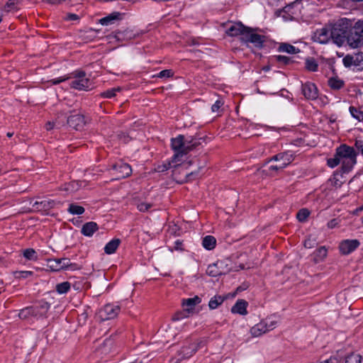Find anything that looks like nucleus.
Wrapping results in <instances>:
<instances>
[{
  "instance_id": "nucleus-18",
  "label": "nucleus",
  "mask_w": 363,
  "mask_h": 363,
  "mask_svg": "<svg viewBox=\"0 0 363 363\" xmlns=\"http://www.w3.org/2000/svg\"><path fill=\"white\" fill-rule=\"evenodd\" d=\"M196 349L197 346L195 342H186V345L182 348L181 354L182 357H189L196 352Z\"/></svg>"
},
{
  "instance_id": "nucleus-26",
  "label": "nucleus",
  "mask_w": 363,
  "mask_h": 363,
  "mask_svg": "<svg viewBox=\"0 0 363 363\" xmlns=\"http://www.w3.org/2000/svg\"><path fill=\"white\" fill-rule=\"evenodd\" d=\"M121 243V240L118 238L113 239L110 242H108L105 247L104 251L106 254L111 255L116 252L117 248L118 247L119 245Z\"/></svg>"
},
{
  "instance_id": "nucleus-28",
  "label": "nucleus",
  "mask_w": 363,
  "mask_h": 363,
  "mask_svg": "<svg viewBox=\"0 0 363 363\" xmlns=\"http://www.w3.org/2000/svg\"><path fill=\"white\" fill-rule=\"evenodd\" d=\"M277 50L279 52H286L289 54H294L299 52L298 48L286 43H280Z\"/></svg>"
},
{
  "instance_id": "nucleus-61",
  "label": "nucleus",
  "mask_w": 363,
  "mask_h": 363,
  "mask_svg": "<svg viewBox=\"0 0 363 363\" xmlns=\"http://www.w3.org/2000/svg\"><path fill=\"white\" fill-rule=\"evenodd\" d=\"M174 249L178 250H182L181 248V245H182V242H180L179 240H177L175 242H174Z\"/></svg>"
},
{
  "instance_id": "nucleus-47",
  "label": "nucleus",
  "mask_w": 363,
  "mask_h": 363,
  "mask_svg": "<svg viewBox=\"0 0 363 363\" xmlns=\"http://www.w3.org/2000/svg\"><path fill=\"white\" fill-rule=\"evenodd\" d=\"M342 62L346 67H350L354 63V57L352 55H347L343 58Z\"/></svg>"
},
{
  "instance_id": "nucleus-39",
  "label": "nucleus",
  "mask_w": 363,
  "mask_h": 363,
  "mask_svg": "<svg viewBox=\"0 0 363 363\" xmlns=\"http://www.w3.org/2000/svg\"><path fill=\"white\" fill-rule=\"evenodd\" d=\"M362 357L359 354L352 353L345 358V363H361Z\"/></svg>"
},
{
  "instance_id": "nucleus-41",
  "label": "nucleus",
  "mask_w": 363,
  "mask_h": 363,
  "mask_svg": "<svg viewBox=\"0 0 363 363\" xmlns=\"http://www.w3.org/2000/svg\"><path fill=\"white\" fill-rule=\"evenodd\" d=\"M309 211L306 208L301 209L296 214V218L300 222H304L309 216Z\"/></svg>"
},
{
  "instance_id": "nucleus-53",
  "label": "nucleus",
  "mask_w": 363,
  "mask_h": 363,
  "mask_svg": "<svg viewBox=\"0 0 363 363\" xmlns=\"http://www.w3.org/2000/svg\"><path fill=\"white\" fill-rule=\"evenodd\" d=\"M315 245V240H312L310 238H308L307 240L304 242V246L308 248H312L314 247Z\"/></svg>"
},
{
  "instance_id": "nucleus-60",
  "label": "nucleus",
  "mask_w": 363,
  "mask_h": 363,
  "mask_svg": "<svg viewBox=\"0 0 363 363\" xmlns=\"http://www.w3.org/2000/svg\"><path fill=\"white\" fill-rule=\"evenodd\" d=\"M50 308V305L48 303L45 302L40 306V308L44 310L45 311H47Z\"/></svg>"
},
{
  "instance_id": "nucleus-48",
  "label": "nucleus",
  "mask_w": 363,
  "mask_h": 363,
  "mask_svg": "<svg viewBox=\"0 0 363 363\" xmlns=\"http://www.w3.org/2000/svg\"><path fill=\"white\" fill-rule=\"evenodd\" d=\"M173 76V72L171 69H164L161 71L157 75V77L163 78V77H171Z\"/></svg>"
},
{
  "instance_id": "nucleus-10",
  "label": "nucleus",
  "mask_w": 363,
  "mask_h": 363,
  "mask_svg": "<svg viewBox=\"0 0 363 363\" xmlns=\"http://www.w3.org/2000/svg\"><path fill=\"white\" fill-rule=\"evenodd\" d=\"M71 115L67 117V123L69 127L79 130H82L86 124V120L82 114L71 112Z\"/></svg>"
},
{
  "instance_id": "nucleus-55",
  "label": "nucleus",
  "mask_w": 363,
  "mask_h": 363,
  "mask_svg": "<svg viewBox=\"0 0 363 363\" xmlns=\"http://www.w3.org/2000/svg\"><path fill=\"white\" fill-rule=\"evenodd\" d=\"M118 138L120 140H123V142L125 143L128 142V140H129L128 135H126L125 133H121V134H119Z\"/></svg>"
},
{
  "instance_id": "nucleus-45",
  "label": "nucleus",
  "mask_w": 363,
  "mask_h": 363,
  "mask_svg": "<svg viewBox=\"0 0 363 363\" xmlns=\"http://www.w3.org/2000/svg\"><path fill=\"white\" fill-rule=\"evenodd\" d=\"M340 174L338 173H335L333 174V177L330 179L332 185L337 188L340 187L343 184V182L338 178ZM340 177L342 176L340 174Z\"/></svg>"
},
{
  "instance_id": "nucleus-57",
  "label": "nucleus",
  "mask_w": 363,
  "mask_h": 363,
  "mask_svg": "<svg viewBox=\"0 0 363 363\" xmlns=\"http://www.w3.org/2000/svg\"><path fill=\"white\" fill-rule=\"evenodd\" d=\"M284 169L283 167H280V164L279 165H271L269 167L268 172H273V171L277 172L279 169Z\"/></svg>"
},
{
  "instance_id": "nucleus-7",
  "label": "nucleus",
  "mask_w": 363,
  "mask_h": 363,
  "mask_svg": "<svg viewBox=\"0 0 363 363\" xmlns=\"http://www.w3.org/2000/svg\"><path fill=\"white\" fill-rule=\"evenodd\" d=\"M48 263L49 267L52 271H60L68 268L72 270L80 269L77 264L71 263L69 258L49 259H48Z\"/></svg>"
},
{
  "instance_id": "nucleus-56",
  "label": "nucleus",
  "mask_w": 363,
  "mask_h": 363,
  "mask_svg": "<svg viewBox=\"0 0 363 363\" xmlns=\"http://www.w3.org/2000/svg\"><path fill=\"white\" fill-rule=\"evenodd\" d=\"M55 125H57L55 121H48L45 125V128L47 130H50L55 127Z\"/></svg>"
},
{
  "instance_id": "nucleus-13",
  "label": "nucleus",
  "mask_w": 363,
  "mask_h": 363,
  "mask_svg": "<svg viewBox=\"0 0 363 363\" xmlns=\"http://www.w3.org/2000/svg\"><path fill=\"white\" fill-rule=\"evenodd\" d=\"M359 245L357 240H346L342 241L339 246L340 251L343 255H348L357 249Z\"/></svg>"
},
{
  "instance_id": "nucleus-9",
  "label": "nucleus",
  "mask_w": 363,
  "mask_h": 363,
  "mask_svg": "<svg viewBox=\"0 0 363 363\" xmlns=\"http://www.w3.org/2000/svg\"><path fill=\"white\" fill-rule=\"evenodd\" d=\"M243 41H245V43H251L255 47L261 48H262L263 43L265 41V36L259 35L255 33L254 29L248 28L245 35V38L243 39Z\"/></svg>"
},
{
  "instance_id": "nucleus-25",
  "label": "nucleus",
  "mask_w": 363,
  "mask_h": 363,
  "mask_svg": "<svg viewBox=\"0 0 363 363\" xmlns=\"http://www.w3.org/2000/svg\"><path fill=\"white\" fill-rule=\"evenodd\" d=\"M330 33V30H328L327 28H322L317 31L315 38L320 43H326L328 42L330 38H331Z\"/></svg>"
},
{
  "instance_id": "nucleus-3",
  "label": "nucleus",
  "mask_w": 363,
  "mask_h": 363,
  "mask_svg": "<svg viewBox=\"0 0 363 363\" xmlns=\"http://www.w3.org/2000/svg\"><path fill=\"white\" fill-rule=\"evenodd\" d=\"M350 23V19L341 18L332 26L330 35L333 42L338 46L342 45L345 42L347 43Z\"/></svg>"
},
{
  "instance_id": "nucleus-8",
  "label": "nucleus",
  "mask_w": 363,
  "mask_h": 363,
  "mask_svg": "<svg viewBox=\"0 0 363 363\" xmlns=\"http://www.w3.org/2000/svg\"><path fill=\"white\" fill-rule=\"evenodd\" d=\"M120 310L121 308L118 306L108 303L99 310V317L102 320L113 319L118 315Z\"/></svg>"
},
{
  "instance_id": "nucleus-38",
  "label": "nucleus",
  "mask_w": 363,
  "mask_h": 363,
  "mask_svg": "<svg viewBox=\"0 0 363 363\" xmlns=\"http://www.w3.org/2000/svg\"><path fill=\"white\" fill-rule=\"evenodd\" d=\"M23 256L28 260H37L38 256L36 252L32 249L28 248L23 251Z\"/></svg>"
},
{
  "instance_id": "nucleus-30",
  "label": "nucleus",
  "mask_w": 363,
  "mask_h": 363,
  "mask_svg": "<svg viewBox=\"0 0 363 363\" xmlns=\"http://www.w3.org/2000/svg\"><path fill=\"white\" fill-rule=\"evenodd\" d=\"M328 85L335 90H338L344 86V82L338 77H331L328 80Z\"/></svg>"
},
{
  "instance_id": "nucleus-23",
  "label": "nucleus",
  "mask_w": 363,
  "mask_h": 363,
  "mask_svg": "<svg viewBox=\"0 0 363 363\" xmlns=\"http://www.w3.org/2000/svg\"><path fill=\"white\" fill-rule=\"evenodd\" d=\"M38 308L36 307H26L20 311L18 316L21 319H27L31 315H37Z\"/></svg>"
},
{
  "instance_id": "nucleus-22",
  "label": "nucleus",
  "mask_w": 363,
  "mask_h": 363,
  "mask_svg": "<svg viewBox=\"0 0 363 363\" xmlns=\"http://www.w3.org/2000/svg\"><path fill=\"white\" fill-rule=\"evenodd\" d=\"M280 158V167L285 168L287 165L292 162L294 159V154L291 151H286L279 153Z\"/></svg>"
},
{
  "instance_id": "nucleus-58",
  "label": "nucleus",
  "mask_w": 363,
  "mask_h": 363,
  "mask_svg": "<svg viewBox=\"0 0 363 363\" xmlns=\"http://www.w3.org/2000/svg\"><path fill=\"white\" fill-rule=\"evenodd\" d=\"M194 174V172L188 173L186 174V177L184 180L179 181V182L182 184L184 182H188L191 179V177Z\"/></svg>"
},
{
  "instance_id": "nucleus-24",
  "label": "nucleus",
  "mask_w": 363,
  "mask_h": 363,
  "mask_svg": "<svg viewBox=\"0 0 363 363\" xmlns=\"http://www.w3.org/2000/svg\"><path fill=\"white\" fill-rule=\"evenodd\" d=\"M137 35L130 30H125L124 31H118L116 33V38L118 40L123 41V40H130L135 38Z\"/></svg>"
},
{
  "instance_id": "nucleus-1",
  "label": "nucleus",
  "mask_w": 363,
  "mask_h": 363,
  "mask_svg": "<svg viewBox=\"0 0 363 363\" xmlns=\"http://www.w3.org/2000/svg\"><path fill=\"white\" fill-rule=\"evenodd\" d=\"M357 152L353 147L342 144L335 150L334 157L329 158L327 164L330 167L334 168L340 163L343 173H348L357 163Z\"/></svg>"
},
{
  "instance_id": "nucleus-15",
  "label": "nucleus",
  "mask_w": 363,
  "mask_h": 363,
  "mask_svg": "<svg viewBox=\"0 0 363 363\" xmlns=\"http://www.w3.org/2000/svg\"><path fill=\"white\" fill-rule=\"evenodd\" d=\"M302 92L304 96L311 100L318 98V89L313 83L307 82L302 85Z\"/></svg>"
},
{
  "instance_id": "nucleus-5",
  "label": "nucleus",
  "mask_w": 363,
  "mask_h": 363,
  "mask_svg": "<svg viewBox=\"0 0 363 363\" xmlns=\"http://www.w3.org/2000/svg\"><path fill=\"white\" fill-rule=\"evenodd\" d=\"M347 44L352 48L363 45V21L350 20Z\"/></svg>"
},
{
  "instance_id": "nucleus-4",
  "label": "nucleus",
  "mask_w": 363,
  "mask_h": 363,
  "mask_svg": "<svg viewBox=\"0 0 363 363\" xmlns=\"http://www.w3.org/2000/svg\"><path fill=\"white\" fill-rule=\"evenodd\" d=\"M72 77L74 78V80H73L70 84L72 88L78 90H86L89 89L91 85L90 79L86 77V73L83 71H76L72 73L71 76L60 77L56 79H52L50 82L55 85Z\"/></svg>"
},
{
  "instance_id": "nucleus-64",
  "label": "nucleus",
  "mask_w": 363,
  "mask_h": 363,
  "mask_svg": "<svg viewBox=\"0 0 363 363\" xmlns=\"http://www.w3.org/2000/svg\"><path fill=\"white\" fill-rule=\"evenodd\" d=\"M46 1H48V3L50 4H58L60 3L62 0H45Z\"/></svg>"
},
{
  "instance_id": "nucleus-42",
  "label": "nucleus",
  "mask_w": 363,
  "mask_h": 363,
  "mask_svg": "<svg viewBox=\"0 0 363 363\" xmlns=\"http://www.w3.org/2000/svg\"><path fill=\"white\" fill-rule=\"evenodd\" d=\"M189 312L186 309L177 312L172 318L173 321H177L189 317Z\"/></svg>"
},
{
  "instance_id": "nucleus-17",
  "label": "nucleus",
  "mask_w": 363,
  "mask_h": 363,
  "mask_svg": "<svg viewBox=\"0 0 363 363\" xmlns=\"http://www.w3.org/2000/svg\"><path fill=\"white\" fill-rule=\"evenodd\" d=\"M123 16V14L120 12H113L107 16L101 18L99 23L103 26L111 25L116 21L121 20Z\"/></svg>"
},
{
  "instance_id": "nucleus-11",
  "label": "nucleus",
  "mask_w": 363,
  "mask_h": 363,
  "mask_svg": "<svg viewBox=\"0 0 363 363\" xmlns=\"http://www.w3.org/2000/svg\"><path fill=\"white\" fill-rule=\"evenodd\" d=\"M112 170L115 172L116 179H124L131 174L132 169L127 163L117 162L112 165Z\"/></svg>"
},
{
  "instance_id": "nucleus-49",
  "label": "nucleus",
  "mask_w": 363,
  "mask_h": 363,
  "mask_svg": "<svg viewBox=\"0 0 363 363\" xmlns=\"http://www.w3.org/2000/svg\"><path fill=\"white\" fill-rule=\"evenodd\" d=\"M16 0H9L4 6V11L9 12L15 8Z\"/></svg>"
},
{
  "instance_id": "nucleus-40",
  "label": "nucleus",
  "mask_w": 363,
  "mask_h": 363,
  "mask_svg": "<svg viewBox=\"0 0 363 363\" xmlns=\"http://www.w3.org/2000/svg\"><path fill=\"white\" fill-rule=\"evenodd\" d=\"M67 118V116H66V113L65 111H59L57 115H56V118H55V123H57V125H65V118Z\"/></svg>"
},
{
  "instance_id": "nucleus-12",
  "label": "nucleus",
  "mask_w": 363,
  "mask_h": 363,
  "mask_svg": "<svg viewBox=\"0 0 363 363\" xmlns=\"http://www.w3.org/2000/svg\"><path fill=\"white\" fill-rule=\"evenodd\" d=\"M248 28L240 22L235 23L227 29L226 33L230 36L241 35V39L243 40Z\"/></svg>"
},
{
  "instance_id": "nucleus-20",
  "label": "nucleus",
  "mask_w": 363,
  "mask_h": 363,
  "mask_svg": "<svg viewBox=\"0 0 363 363\" xmlns=\"http://www.w3.org/2000/svg\"><path fill=\"white\" fill-rule=\"evenodd\" d=\"M247 302L243 299L238 300L236 303L232 307L231 312L233 313H239L240 315L247 314L246 308Z\"/></svg>"
},
{
  "instance_id": "nucleus-33",
  "label": "nucleus",
  "mask_w": 363,
  "mask_h": 363,
  "mask_svg": "<svg viewBox=\"0 0 363 363\" xmlns=\"http://www.w3.org/2000/svg\"><path fill=\"white\" fill-rule=\"evenodd\" d=\"M68 212L72 215H81L84 212V208L75 203H71L67 209Z\"/></svg>"
},
{
  "instance_id": "nucleus-21",
  "label": "nucleus",
  "mask_w": 363,
  "mask_h": 363,
  "mask_svg": "<svg viewBox=\"0 0 363 363\" xmlns=\"http://www.w3.org/2000/svg\"><path fill=\"white\" fill-rule=\"evenodd\" d=\"M220 265H222L221 262L210 264L206 269L207 274L213 277L223 274V272L220 270Z\"/></svg>"
},
{
  "instance_id": "nucleus-51",
  "label": "nucleus",
  "mask_w": 363,
  "mask_h": 363,
  "mask_svg": "<svg viewBox=\"0 0 363 363\" xmlns=\"http://www.w3.org/2000/svg\"><path fill=\"white\" fill-rule=\"evenodd\" d=\"M355 148L363 155V141L356 140L354 143Z\"/></svg>"
},
{
  "instance_id": "nucleus-34",
  "label": "nucleus",
  "mask_w": 363,
  "mask_h": 363,
  "mask_svg": "<svg viewBox=\"0 0 363 363\" xmlns=\"http://www.w3.org/2000/svg\"><path fill=\"white\" fill-rule=\"evenodd\" d=\"M82 182L72 181L65 185V190L67 191L74 192L79 189L82 186Z\"/></svg>"
},
{
  "instance_id": "nucleus-31",
  "label": "nucleus",
  "mask_w": 363,
  "mask_h": 363,
  "mask_svg": "<svg viewBox=\"0 0 363 363\" xmlns=\"http://www.w3.org/2000/svg\"><path fill=\"white\" fill-rule=\"evenodd\" d=\"M225 300V298L221 296H215L212 297L208 303V306L211 309H216L220 306Z\"/></svg>"
},
{
  "instance_id": "nucleus-6",
  "label": "nucleus",
  "mask_w": 363,
  "mask_h": 363,
  "mask_svg": "<svg viewBox=\"0 0 363 363\" xmlns=\"http://www.w3.org/2000/svg\"><path fill=\"white\" fill-rule=\"evenodd\" d=\"M276 324L277 320L272 317H269L253 326L250 330V333L254 337H257L267 331L274 329Z\"/></svg>"
},
{
  "instance_id": "nucleus-29",
  "label": "nucleus",
  "mask_w": 363,
  "mask_h": 363,
  "mask_svg": "<svg viewBox=\"0 0 363 363\" xmlns=\"http://www.w3.org/2000/svg\"><path fill=\"white\" fill-rule=\"evenodd\" d=\"M216 244V240L213 236L207 235L203 239L202 245L206 250H213Z\"/></svg>"
},
{
  "instance_id": "nucleus-59",
  "label": "nucleus",
  "mask_w": 363,
  "mask_h": 363,
  "mask_svg": "<svg viewBox=\"0 0 363 363\" xmlns=\"http://www.w3.org/2000/svg\"><path fill=\"white\" fill-rule=\"evenodd\" d=\"M67 18L70 21H74L78 19V16L74 13H69Z\"/></svg>"
},
{
  "instance_id": "nucleus-19",
  "label": "nucleus",
  "mask_w": 363,
  "mask_h": 363,
  "mask_svg": "<svg viewBox=\"0 0 363 363\" xmlns=\"http://www.w3.org/2000/svg\"><path fill=\"white\" fill-rule=\"evenodd\" d=\"M98 230V225L95 222H88L83 225L82 228V233L88 237L93 235L94 233Z\"/></svg>"
},
{
  "instance_id": "nucleus-46",
  "label": "nucleus",
  "mask_w": 363,
  "mask_h": 363,
  "mask_svg": "<svg viewBox=\"0 0 363 363\" xmlns=\"http://www.w3.org/2000/svg\"><path fill=\"white\" fill-rule=\"evenodd\" d=\"M121 90L120 87L113 88L109 90H107L101 94V96L104 98H112L116 96V91Z\"/></svg>"
},
{
  "instance_id": "nucleus-32",
  "label": "nucleus",
  "mask_w": 363,
  "mask_h": 363,
  "mask_svg": "<svg viewBox=\"0 0 363 363\" xmlns=\"http://www.w3.org/2000/svg\"><path fill=\"white\" fill-rule=\"evenodd\" d=\"M326 256L327 250L325 247H320L314 252V261L317 263L323 260Z\"/></svg>"
},
{
  "instance_id": "nucleus-35",
  "label": "nucleus",
  "mask_w": 363,
  "mask_h": 363,
  "mask_svg": "<svg viewBox=\"0 0 363 363\" xmlns=\"http://www.w3.org/2000/svg\"><path fill=\"white\" fill-rule=\"evenodd\" d=\"M271 60L274 62H279L282 65H289L291 62L290 57L284 55H274L272 57Z\"/></svg>"
},
{
  "instance_id": "nucleus-16",
  "label": "nucleus",
  "mask_w": 363,
  "mask_h": 363,
  "mask_svg": "<svg viewBox=\"0 0 363 363\" xmlns=\"http://www.w3.org/2000/svg\"><path fill=\"white\" fill-rule=\"evenodd\" d=\"M182 165L180 164H177V162H172V160L171 161H168L162 164H158L155 168V171L158 172H164L170 168H174L172 171V176L174 179H177V172L179 167H181Z\"/></svg>"
},
{
  "instance_id": "nucleus-44",
  "label": "nucleus",
  "mask_w": 363,
  "mask_h": 363,
  "mask_svg": "<svg viewBox=\"0 0 363 363\" xmlns=\"http://www.w3.org/2000/svg\"><path fill=\"white\" fill-rule=\"evenodd\" d=\"M33 274V272L31 271H17L14 272L16 279H26L32 276Z\"/></svg>"
},
{
  "instance_id": "nucleus-2",
  "label": "nucleus",
  "mask_w": 363,
  "mask_h": 363,
  "mask_svg": "<svg viewBox=\"0 0 363 363\" xmlns=\"http://www.w3.org/2000/svg\"><path fill=\"white\" fill-rule=\"evenodd\" d=\"M200 145V142L194 138L184 139L182 135H178L171 140L172 149L176 152L172 157V162H178L184 155L191 151L196 146Z\"/></svg>"
},
{
  "instance_id": "nucleus-36",
  "label": "nucleus",
  "mask_w": 363,
  "mask_h": 363,
  "mask_svg": "<svg viewBox=\"0 0 363 363\" xmlns=\"http://www.w3.org/2000/svg\"><path fill=\"white\" fill-rule=\"evenodd\" d=\"M318 63L313 58L306 60V69L311 72H315L318 69Z\"/></svg>"
},
{
  "instance_id": "nucleus-52",
  "label": "nucleus",
  "mask_w": 363,
  "mask_h": 363,
  "mask_svg": "<svg viewBox=\"0 0 363 363\" xmlns=\"http://www.w3.org/2000/svg\"><path fill=\"white\" fill-rule=\"evenodd\" d=\"M223 105V102L220 100H217L214 104L211 106V110L213 112H216L219 110V108Z\"/></svg>"
},
{
  "instance_id": "nucleus-37",
  "label": "nucleus",
  "mask_w": 363,
  "mask_h": 363,
  "mask_svg": "<svg viewBox=\"0 0 363 363\" xmlns=\"http://www.w3.org/2000/svg\"><path fill=\"white\" fill-rule=\"evenodd\" d=\"M57 293L62 294L67 293L70 289V284L68 281H64L58 284L55 286Z\"/></svg>"
},
{
  "instance_id": "nucleus-14",
  "label": "nucleus",
  "mask_w": 363,
  "mask_h": 363,
  "mask_svg": "<svg viewBox=\"0 0 363 363\" xmlns=\"http://www.w3.org/2000/svg\"><path fill=\"white\" fill-rule=\"evenodd\" d=\"M55 201L50 199H45L43 201H36L33 203L34 211H41L48 213L55 206Z\"/></svg>"
},
{
  "instance_id": "nucleus-43",
  "label": "nucleus",
  "mask_w": 363,
  "mask_h": 363,
  "mask_svg": "<svg viewBox=\"0 0 363 363\" xmlns=\"http://www.w3.org/2000/svg\"><path fill=\"white\" fill-rule=\"evenodd\" d=\"M350 112L354 118L358 119L359 121L363 120V111L358 110L354 106H350Z\"/></svg>"
},
{
  "instance_id": "nucleus-27",
  "label": "nucleus",
  "mask_w": 363,
  "mask_h": 363,
  "mask_svg": "<svg viewBox=\"0 0 363 363\" xmlns=\"http://www.w3.org/2000/svg\"><path fill=\"white\" fill-rule=\"evenodd\" d=\"M201 301V299L199 296H196L194 298L183 300L182 305L187 306L188 308L186 310L190 313L193 311L195 306L200 303Z\"/></svg>"
},
{
  "instance_id": "nucleus-62",
  "label": "nucleus",
  "mask_w": 363,
  "mask_h": 363,
  "mask_svg": "<svg viewBox=\"0 0 363 363\" xmlns=\"http://www.w3.org/2000/svg\"><path fill=\"white\" fill-rule=\"evenodd\" d=\"M326 360L328 361V363H339V359L336 357H331Z\"/></svg>"
},
{
  "instance_id": "nucleus-50",
  "label": "nucleus",
  "mask_w": 363,
  "mask_h": 363,
  "mask_svg": "<svg viewBox=\"0 0 363 363\" xmlns=\"http://www.w3.org/2000/svg\"><path fill=\"white\" fill-rule=\"evenodd\" d=\"M152 205L147 203H141L138 205V209L141 212H145L151 208Z\"/></svg>"
},
{
  "instance_id": "nucleus-54",
  "label": "nucleus",
  "mask_w": 363,
  "mask_h": 363,
  "mask_svg": "<svg viewBox=\"0 0 363 363\" xmlns=\"http://www.w3.org/2000/svg\"><path fill=\"white\" fill-rule=\"evenodd\" d=\"M337 224H338L337 220L334 218V219L331 220L330 222H328V226L330 228H334L337 225Z\"/></svg>"
},
{
  "instance_id": "nucleus-63",
  "label": "nucleus",
  "mask_w": 363,
  "mask_h": 363,
  "mask_svg": "<svg viewBox=\"0 0 363 363\" xmlns=\"http://www.w3.org/2000/svg\"><path fill=\"white\" fill-rule=\"evenodd\" d=\"M280 158H281V156H279V153L273 156L269 161H272V160H274V161H280Z\"/></svg>"
}]
</instances>
